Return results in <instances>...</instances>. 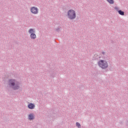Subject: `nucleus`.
<instances>
[{
    "instance_id": "obj_5",
    "label": "nucleus",
    "mask_w": 128,
    "mask_h": 128,
    "mask_svg": "<svg viewBox=\"0 0 128 128\" xmlns=\"http://www.w3.org/2000/svg\"><path fill=\"white\" fill-rule=\"evenodd\" d=\"M30 11L33 14H38V7L33 6L30 8Z\"/></svg>"
},
{
    "instance_id": "obj_9",
    "label": "nucleus",
    "mask_w": 128,
    "mask_h": 128,
    "mask_svg": "<svg viewBox=\"0 0 128 128\" xmlns=\"http://www.w3.org/2000/svg\"><path fill=\"white\" fill-rule=\"evenodd\" d=\"M110 4H114V0H106Z\"/></svg>"
},
{
    "instance_id": "obj_13",
    "label": "nucleus",
    "mask_w": 128,
    "mask_h": 128,
    "mask_svg": "<svg viewBox=\"0 0 128 128\" xmlns=\"http://www.w3.org/2000/svg\"><path fill=\"white\" fill-rule=\"evenodd\" d=\"M50 76L52 78H54V76H56V74L54 73L50 74Z\"/></svg>"
},
{
    "instance_id": "obj_3",
    "label": "nucleus",
    "mask_w": 128,
    "mask_h": 128,
    "mask_svg": "<svg viewBox=\"0 0 128 128\" xmlns=\"http://www.w3.org/2000/svg\"><path fill=\"white\" fill-rule=\"evenodd\" d=\"M100 68H101L102 70H106L108 68V64L104 60H100L98 62Z\"/></svg>"
},
{
    "instance_id": "obj_2",
    "label": "nucleus",
    "mask_w": 128,
    "mask_h": 128,
    "mask_svg": "<svg viewBox=\"0 0 128 128\" xmlns=\"http://www.w3.org/2000/svg\"><path fill=\"white\" fill-rule=\"evenodd\" d=\"M68 18L70 20L76 19V11L72 9H70L67 12Z\"/></svg>"
},
{
    "instance_id": "obj_7",
    "label": "nucleus",
    "mask_w": 128,
    "mask_h": 128,
    "mask_svg": "<svg viewBox=\"0 0 128 128\" xmlns=\"http://www.w3.org/2000/svg\"><path fill=\"white\" fill-rule=\"evenodd\" d=\"M36 108L34 104L30 103L28 105V108L30 110H34Z\"/></svg>"
},
{
    "instance_id": "obj_8",
    "label": "nucleus",
    "mask_w": 128,
    "mask_h": 128,
    "mask_svg": "<svg viewBox=\"0 0 128 128\" xmlns=\"http://www.w3.org/2000/svg\"><path fill=\"white\" fill-rule=\"evenodd\" d=\"M118 12L120 16H124V12L122 10H118Z\"/></svg>"
},
{
    "instance_id": "obj_10",
    "label": "nucleus",
    "mask_w": 128,
    "mask_h": 128,
    "mask_svg": "<svg viewBox=\"0 0 128 128\" xmlns=\"http://www.w3.org/2000/svg\"><path fill=\"white\" fill-rule=\"evenodd\" d=\"M76 126L78 128H81L82 126L80 125V122H76Z\"/></svg>"
},
{
    "instance_id": "obj_11",
    "label": "nucleus",
    "mask_w": 128,
    "mask_h": 128,
    "mask_svg": "<svg viewBox=\"0 0 128 128\" xmlns=\"http://www.w3.org/2000/svg\"><path fill=\"white\" fill-rule=\"evenodd\" d=\"M56 31L58 32H60V28H56Z\"/></svg>"
},
{
    "instance_id": "obj_4",
    "label": "nucleus",
    "mask_w": 128,
    "mask_h": 128,
    "mask_svg": "<svg viewBox=\"0 0 128 128\" xmlns=\"http://www.w3.org/2000/svg\"><path fill=\"white\" fill-rule=\"evenodd\" d=\"M30 34V38L31 40H36V30L34 28H30L28 31Z\"/></svg>"
},
{
    "instance_id": "obj_12",
    "label": "nucleus",
    "mask_w": 128,
    "mask_h": 128,
    "mask_svg": "<svg viewBox=\"0 0 128 128\" xmlns=\"http://www.w3.org/2000/svg\"><path fill=\"white\" fill-rule=\"evenodd\" d=\"M114 10H116L118 12V10H120V8H118V7L116 6L114 7Z\"/></svg>"
},
{
    "instance_id": "obj_1",
    "label": "nucleus",
    "mask_w": 128,
    "mask_h": 128,
    "mask_svg": "<svg viewBox=\"0 0 128 128\" xmlns=\"http://www.w3.org/2000/svg\"><path fill=\"white\" fill-rule=\"evenodd\" d=\"M8 85L14 90H18L20 88V83L14 79H10L8 81Z\"/></svg>"
},
{
    "instance_id": "obj_14",
    "label": "nucleus",
    "mask_w": 128,
    "mask_h": 128,
    "mask_svg": "<svg viewBox=\"0 0 128 128\" xmlns=\"http://www.w3.org/2000/svg\"><path fill=\"white\" fill-rule=\"evenodd\" d=\"M102 54H103V56H104V54H106V52H102Z\"/></svg>"
},
{
    "instance_id": "obj_6",
    "label": "nucleus",
    "mask_w": 128,
    "mask_h": 128,
    "mask_svg": "<svg viewBox=\"0 0 128 128\" xmlns=\"http://www.w3.org/2000/svg\"><path fill=\"white\" fill-rule=\"evenodd\" d=\"M28 118L30 120H34V113L30 114L28 116Z\"/></svg>"
}]
</instances>
